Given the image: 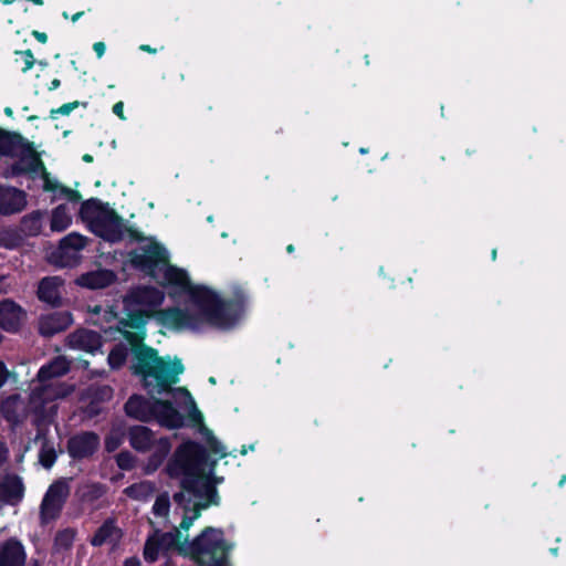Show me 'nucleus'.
<instances>
[{
    "label": "nucleus",
    "mask_w": 566,
    "mask_h": 566,
    "mask_svg": "<svg viewBox=\"0 0 566 566\" xmlns=\"http://www.w3.org/2000/svg\"><path fill=\"white\" fill-rule=\"evenodd\" d=\"M168 260V250L153 239L132 253V263L158 280L170 298L182 301V307L157 311L165 300L164 292L153 286H138L124 297L123 316H118L114 306H94L91 319L101 325L106 335L118 334L127 340L132 346L134 374L142 378L150 395L167 396L164 400L133 396L125 405L127 415L143 421L155 419L159 424L175 429L184 426L185 416L192 423H201L203 416L186 388L171 387L184 373L181 360L158 357L156 350L143 345L147 321L156 315L163 327L176 332H227L243 319L249 296L238 289L233 296L223 297L208 285L192 283L186 269L169 264Z\"/></svg>",
    "instance_id": "f257e3e1"
},
{
    "label": "nucleus",
    "mask_w": 566,
    "mask_h": 566,
    "mask_svg": "<svg viewBox=\"0 0 566 566\" xmlns=\"http://www.w3.org/2000/svg\"><path fill=\"white\" fill-rule=\"evenodd\" d=\"M199 424V432L207 448L218 458L209 459L207 450L191 440L182 442L175 450L168 460L166 472L171 479L178 480L181 486V491L174 495L177 504L174 514L180 515L181 522L171 532L155 531L148 536L144 547L146 562L154 563L159 557H170L175 552L179 554V546L184 543L182 531L187 532L191 527L202 510L219 504L217 485L223 482V478L214 473L218 459L235 457V451L228 452L210 429L202 422Z\"/></svg>",
    "instance_id": "f03ea898"
},
{
    "label": "nucleus",
    "mask_w": 566,
    "mask_h": 566,
    "mask_svg": "<svg viewBox=\"0 0 566 566\" xmlns=\"http://www.w3.org/2000/svg\"><path fill=\"white\" fill-rule=\"evenodd\" d=\"M69 369L70 363L62 356L40 368L38 380L32 382L30 394L31 408L39 419L53 420L57 412L55 400L66 397L73 390L71 386L56 380Z\"/></svg>",
    "instance_id": "7ed1b4c3"
},
{
    "label": "nucleus",
    "mask_w": 566,
    "mask_h": 566,
    "mask_svg": "<svg viewBox=\"0 0 566 566\" xmlns=\"http://www.w3.org/2000/svg\"><path fill=\"white\" fill-rule=\"evenodd\" d=\"M232 547L220 528L207 527L192 542L185 538L179 555L190 556L202 566H230L227 555Z\"/></svg>",
    "instance_id": "20e7f679"
},
{
    "label": "nucleus",
    "mask_w": 566,
    "mask_h": 566,
    "mask_svg": "<svg viewBox=\"0 0 566 566\" xmlns=\"http://www.w3.org/2000/svg\"><path fill=\"white\" fill-rule=\"evenodd\" d=\"M80 217L97 237L109 242L120 241L125 234L124 220L107 205L97 199L84 201Z\"/></svg>",
    "instance_id": "39448f33"
},
{
    "label": "nucleus",
    "mask_w": 566,
    "mask_h": 566,
    "mask_svg": "<svg viewBox=\"0 0 566 566\" xmlns=\"http://www.w3.org/2000/svg\"><path fill=\"white\" fill-rule=\"evenodd\" d=\"M14 157H18L19 160L12 166L11 176L20 174H30L32 177L39 176L43 181L44 191L54 192L55 196L64 197L74 205L81 200V195L77 191L60 185L55 178L50 176L39 156L32 149L25 147L21 138L19 150Z\"/></svg>",
    "instance_id": "423d86ee"
},
{
    "label": "nucleus",
    "mask_w": 566,
    "mask_h": 566,
    "mask_svg": "<svg viewBox=\"0 0 566 566\" xmlns=\"http://www.w3.org/2000/svg\"><path fill=\"white\" fill-rule=\"evenodd\" d=\"M130 446L137 451H150L151 454L145 463L144 471L154 473L164 462L171 450L168 438H155L153 432L144 427L136 426L129 430Z\"/></svg>",
    "instance_id": "0eeeda50"
},
{
    "label": "nucleus",
    "mask_w": 566,
    "mask_h": 566,
    "mask_svg": "<svg viewBox=\"0 0 566 566\" xmlns=\"http://www.w3.org/2000/svg\"><path fill=\"white\" fill-rule=\"evenodd\" d=\"M69 493L70 488L65 481H57L50 485L41 503L42 523H49L59 516Z\"/></svg>",
    "instance_id": "6e6552de"
},
{
    "label": "nucleus",
    "mask_w": 566,
    "mask_h": 566,
    "mask_svg": "<svg viewBox=\"0 0 566 566\" xmlns=\"http://www.w3.org/2000/svg\"><path fill=\"white\" fill-rule=\"evenodd\" d=\"M32 412L34 415V422L36 426H41L44 423H50L53 420H41L38 418L36 413L32 410L31 403L27 406L22 398L19 396H11L7 398L0 407V413L4 417L7 421L12 424H18L23 421L28 413Z\"/></svg>",
    "instance_id": "1a4fd4ad"
},
{
    "label": "nucleus",
    "mask_w": 566,
    "mask_h": 566,
    "mask_svg": "<svg viewBox=\"0 0 566 566\" xmlns=\"http://www.w3.org/2000/svg\"><path fill=\"white\" fill-rule=\"evenodd\" d=\"M86 238L76 233L72 232L64 237L61 242L57 250L59 256H60V265L61 266H73L75 265L80 260V252L85 248L86 245Z\"/></svg>",
    "instance_id": "9d476101"
},
{
    "label": "nucleus",
    "mask_w": 566,
    "mask_h": 566,
    "mask_svg": "<svg viewBox=\"0 0 566 566\" xmlns=\"http://www.w3.org/2000/svg\"><path fill=\"white\" fill-rule=\"evenodd\" d=\"M99 446V437L94 432H81L67 442V452L73 459L91 457Z\"/></svg>",
    "instance_id": "9b49d317"
},
{
    "label": "nucleus",
    "mask_w": 566,
    "mask_h": 566,
    "mask_svg": "<svg viewBox=\"0 0 566 566\" xmlns=\"http://www.w3.org/2000/svg\"><path fill=\"white\" fill-rule=\"evenodd\" d=\"M27 206L24 191L13 187L0 186V213L13 214L22 211Z\"/></svg>",
    "instance_id": "f8f14e48"
},
{
    "label": "nucleus",
    "mask_w": 566,
    "mask_h": 566,
    "mask_svg": "<svg viewBox=\"0 0 566 566\" xmlns=\"http://www.w3.org/2000/svg\"><path fill=\"white\" fill-rule=\"evenodd\" d=\"M24 495L22 479L15 474H8L0 481V503L15 505Z\"/></svg>",
    "instance_id": "ddd939ff"
},
{
    "label": "nucleus",
    "mask_w": 566,
    "mask_h": 566,
    "mask_svg": "<svg viewBox=\"0 0 566 566\" xmlns=\"http://www.w3.org/2000/svg\"><path fill=\"white\" fill-rule=\"evenodd\" d=\"M23 545L13 538L0 543V566H25Z\"/></svg>",
    "instance_id": "4468645a"
},
{
    "label": "nucleus",
    "mask_w": 566,
    "mask_h": 566,
    "mask_svg": "<svg viewBox=\"0 0 566 566\" xmlns=\"http://www.w3.org/2000/svg\"><path fill=\"white\" fill-rule=\"evenodd\" d=\"M72 322L71 313L53 312L40 318L39 331L44 336H52L67 328Z\"/></svg>",
    "instance_id": "2eb2a0df"
},
{
    "label": "nucleus",
    "mask_w": 566,
    "mask_h": 566,
    "mask_svg": "<svg viewBox=\"0 0 566 566\" xmlns=\"http://www.w3.org/2000/svg\"><path fill=\"white\" fill-rule=\"evenodd\" d=\"M24 319V311L13 301L0 302V326L8 332H15Z\"/></svg>",
    "instance_id": "dca6fc26"
},
{
    "label": "nucleus",
    "mask_w": 566,
    "mask_h": 566,
    "mask_svg": "<svg viewBox=\"0 0 566 566\" xmlns=\"http://www.w3.org/2000/svg\"><path fill=\"white\" fill-rule=\"evenodd\" d=\"M70 348L94 354L102 346L101 335L93 331L80 329L67 337Z\"/></svg>",
    "instance_id": "f3484780"
},
{
    "label": "nucleus",
    "mask_w": 566,
    "mask_h": 566,
    "mask_svg": "<svg viewBox=\"0 0 566 566\" xmlns=\"http://www.w3.org/2000/svg\"><path fill=\"white\" fill-rule=\"evenodd\" d=\"M116 280L114 272L99 269L81 275L76 283L81 286L96 290L109 286Z\"/></svg>",
    "instance_id": "a211bd4d"
},
{
    "label": "nucleus",
    "mask_w": 566,
    "mask_h": 566,
    "mask_svg": "<svg viewBox=\"0 0 566 566\" xmlns=\"http://www.w3.org/2000/svg\"><path fill=\"white\" fill-rule=\"evenodd\" d=\"M122 537L120 530L113 521H106L95 533L91 543L94 546L109 545L115 547Z\"/></svg>",
    "instance_id": "6ab92c4d"
},
{
    "label": "nucleus",
    "mask_w": 566,
    "mask_h": 566,
    "mask_svg": "<svg viewBox=\"0 0 566 566\" xmlns=\"http://www.w3.org/2000/svg\"><path fill=\"white\" fill-rule=\"evenodd\" d=\"M61 285L62 281L56 276L43 279L39 284V298L52 305L57 304L60 300Z\"/></svg>",
    "instance_id": "aec40b11"
},
{
    "label": "nucleus",
    "mask_w": 566,
    "mask_h": 566,
    "mask_svg": "<svg viewBox=\"0 0 566 566\" xmlns=\"http://www.w3.org/2000/svg\"><path fill=\"white\" fill-rule=\"evenodd\" d=\"M72 223V209L69 205H60L53 209L51 214V230L62 232Z\"/></svg>",
    "instance_id": "412c9836"
},
{
    "label": "nucleus",
    "mask_w": 566,
    "mask_h": 566,
    "mask_svg": "<svg viewBox=\"0 0 566 566\" xmlns=\"http://www.w3.org/2000/svg\"><path fill=\"white\" fill-rule=\"evenodd\" d=\"M20 136L0 128V157H13L19 150Z\"/></svg>",
    "instance_id": "4be33fe9"
},
{
    "label": "nucleus",
    "mask_w": 566,
    "mask_h": 566,
    "mask_svg": "<svg viewBox=\"0 0 566 566\" xmlns=\"http://www.w3.org/2000/svg\"><path fill=\"white\" fill-rule=\"evenodd\" d=\"M170 501L167 493L160 494L156 497V501L153 505V514L157 521L150 520L151 524H163L168 523Z\"/></svg>",
    "instance_id": "5701e85b"
},
{
    "label": "nucleus",
    "mask_w": 566,
    "mask_h": 566,
    "mask_svg": "<svg viewBox=\"0 0 566 566\" xmlns=\"http://www.w3.org/2000/svg\"><path fill=\"white\" fill-rule=\"evenodd\" d=\"M155 492V484L150 481H142L135 483L124 490V493L134 500L145 501L149 499Z\"/></svg>",
    "instance_id": "b1692460"
},
{
    "label": "nucleus",
    "mask_w": 566,
    "mask_h": 566,
    "mask_svg": "<svg viewBox=\"0 0 566 566\" xmlns=\"http://www.w3.org/2000/svg\"><path fill=\"white\" fill-rule=\"evenodd\" d=\"M105 486L101 483H85L80 490V496L85 502H94L105 494Z\"/></svg>",
    "instance_id": "393cba45"
},
{
    "label": "nucleus",
    "mask_w": 566,
    "mask_h": 566,
    "mask_svg": "<svg viewBox=\"0 0 566 566\" xmlns=\"http://www.w3.org/2000/svg\"><path fill=\"white\" fill-rule=\"evenodd\" d=\"M75 539V531L66 528L60 531L54 538V548L57 552L67 551L72 547Z\"/></svg>",
    "instance_id": "a878e982"
},
{
    "label": "nucleus",
    "mask_w": 566,
    "mask_h": 566,
    "mask_svg": "<svg viewBox=\"0 0 566 566\" xmlns=\"http://www.w3.org/2000/svg\"><path fill=\"white\" fill-rule=\"evenodd\" d=\"M128 354V348L123 345H116L109 353L107 360L113 369H117L124 365Z\"/></svg>",
    "instance_id": "bb28decb"
},
{
    "label": "nucleus",
    "mask_w": 566,
    "mask_h": 566,
    "mask_svg": "<svg viewBox=\"0 0 566 566\" xmlns=\"http://www.w3.org/2000/svg\"><path fill=\"white\" fill-rule=\"evenodd\" d=\"M43 213L41 211L32 212L23 219V227L30 234H38L41 230V220Z\"/></svg>",
    "instance_id": "cd10ccee"
},
{
    "label": "nucleus",
    "mask_w": 566,
    "mask_h": 566,
    "mask_svg": "<svg viewBox=\"0 0 566 566\" xmlns=\"http://www.w3.org/2000/svg\"><path fill=\"white\" fill-rule=\"evenodd\" d=\"M40 462L44 468H51L55 460H56V452L54 448L49 444L48 442H44L41 450H40Z\"/></svg>",
    "instance_id": "c85d7f7f"
},
{
    "label": "nucleus",
    "mask_w": 566,
    "mask_h": 566,
    "mask_svg": "<svg viewBox=\"0 0 566 566\" xmlns=\"http://www.w3.org/2000/svg\"><path fill=\"white\" fill-rule=\"evenodd\" d=\"M134 459L129 453H119L117 455V464L119 468L127 470L133 467Z\"/></svg>",
    "instance_id": "c756f323"
},
{
    "label": "nucleus",
    "mask_w": 566,
    "mask_h": 566,
    "mask_svg": "<svg viewBox=\"0 0 566 566\" xmlns=\"http://www.w3.org/2000/svg\"><path fill=\"white\" fill-rule=\"evenodd\" d=\"M122 442V437L118 433H112L105 441L107 451L116 450Z\"/></svg>",
    "instance_id": "7c9ffc66"
},
{
    "label": "nucleus",
    "mask_w": 566,
    "mask_h": 566,
    "mask_svg": "<svg viewBox=\"0 0 566 566\" xmlns=\"http://www.w3.org/2000/svg\"><path fill=\"white\" fill-rule=\"evenodd\" d=\"M77 102L67 103L59 107L57 109L52 111V117H55V115H69L72 111H74L77 107Z\"/></svg>",
    "instance_id": "2f4dec72"
},
{
    "label": "nucleus",
    "mask_w": 566,
    "mask_h": 566,
    "mask_svg": "<svg viewBox=\"0 0 566 566\" xmlns=\"http://www.w3.org/2000/svg\"><path fill=\"white\" fill-rule=\"evenodd\" d=\"M22 54L24 57V66H23L22 71L27 72L30 69H32V66L34 64V57H33V54L31 53V51H24Z\"/></svg>",
    "instance_id": "473e14b6"
},
{
    "label": "nucleus",
    "mask_w": 566,
    "mask_h": 566,
    "mask_svg": "<svg viewBox=\"0 0 566 566\" xmlns=\"http://www.w3.org/2000/svg\"><path fill=\"white\" fill-rule=\"evenodd\" d=\"M113 112L114 114H116L122 120L126 119L125 115H124V103L123 102H117L114 106H113Z\"/></svg>",
    "instance_id": "72a5a7b5"
},
{
    "label": "nucleus",
    "mask_w": 566,
    "mask_h": 566,
    "mask_svg": "<svg viewBox=\"0 0 566 566\" xmlns=\"http://www.w3.org/2000/svg\"><path fill=\"white\" fill-rule=\"evenodd\" d=\"M9 376V371L6 367V365L0 361V388L6 384Z\"/></svg>",
    "instance_id": "f704fd0d"
},
{
    "label": "nucleus",
    "mask_w": 566,
    "mask_h": 566,
    "mask_svg": "<svg viewBox=\"0 0 566 566\" xmlns=\"http://www.w3.org/2000/svg\"><path fill=\"white\" fill-rule=\"evenodd\" d=\"M93 50L96 53L97 57H102L105 54V43L104 42H95L93 45Z\"/></svg>",
    "instance_id": "c9c22d12"
},
{
    "label": "nucleus",
    "mask_w": 566,
    "mask_h": 566,
    "mask_svg": "<svg viewBox=\"0 0 566 566\" xmlns=\"http://www.w3.org/2000/svg\"><path fill=\"white\" fill-rule=\"evenodd\" d=\"M9 287L8 277L6 275H0V294L7 293Z\"/></svg>",
    "instance_id": "e433bc0d"
},
{
    "label": "nucleus",
    "mask_w": 566,
    "mask_h": 566,
    "mask_svg": "<svg viewBox=\"0 0 566 566\" xmlns=\"http://www.w3.org/2000/svg\"><path fill=\"white\" fill-rule=\"evenodd\" d=\"M33 36L41 43H45L48 41V35L43 32L33 31Z\"/></svg>",
    "instance_id": "4c0bfd02"
},
{
    "label": "nucleus",
    "mask_w": 566,
    "mask_h": 566,
    "mask_svg": "<svg viewBox=\"0 0 566 566\" xmlns=\"http://www.w3.org/2000/svg\"><path fill=\"white\" fill-rule=\"evenodd\" d=\"M7 453H8V450L7 448L4 447L3 443L0 442V467L3 464V462L6 461L7 459Z\"/></svg>",
    "instance_id": "58836bf2"
},
{
    "label": "nucleus",
    "mask_w": 566,
    "mask_h": 566,
    "mask_svg": "<svg viewBox=\"0 0 566 566\" xmlns=\"http://www.w3.org/2000/svg\"><path fill=\"white\" fill-rule=\"evenodd\" d=\"M124 566H140V562L137 558H128L125 560Z\"/></svg>",
    "instance_id": "ea45409f"
},
{
    "label": "nucleus",
    "mask_w": 566,
    "mask_h": 566,
    "mask_svg": "<svg viewBox=\"0 0 566 566\" xmlns=\"http://www.w3.org/2000/svg\"><path fill=\"white\" fill-rule=\"evenodd\" d=\"M139 49H140L142 51H145V52H148V53H151V54L156 53V49H153L151 46H149V45H147V44H142V45L139 46Z\"/></svg>",
    "instance_id": "a19ab883"
},
{
    "label": "nucleus",
    "mask_w": 566,
    "mask_h": 566,
    "mask_svg": "<svg viewBox=\"0 0 566 566\" xmlns=\"http://www.w3.org/2000/svg\"><path fill=\"white\" fill-rule=\"evenodd\" d=\"M249 450H251V451H252V450H254V446H253V444H251V446H249V448H247V447H242V449H241L240 453H241L242 455H245V454L248 453V451H249Z\"/></svg>",
    "instance_id": "79ce46f5"
},
{
    "label": "nucleus",
    "mask_w": 566,
    "mask_h": 566,
    "mask_svg": "<svg viewBox=\"0 0 566 566\" xmlns=\"http://www.w3.org/2000/svg\"><path fill=\"white\" fill-rule=\"evenodd\" d=\"M60 86V81L59 80H53L52 83H51V88L54 90V88H57Z\"/></svg>",
    "instance_id": "37998d69"
},
{
    "label": "nucleus",
    "mask_w": 566,
    "mask_h": 566,
    "mask_svg": "<svg viewBox=\"0 0 566 566\" xmlns=\"http://www.w3.org/2000/svg\"><path fill=\"white\" fill-rule=\"evenodd\" d=\"M83 160L86 163H91L93 160V157L91 155H84Z\"/></svg>",
    "instance_id": "c03bdc74"
},
{
    "label": "nucleus",
    "mask_w": 566,
    "mask_h": 566,
    "mask_svg": "<svg viewBox=\"0 0 566 566\" xmlns=\"http://www.w3.org/2000/svg\"><path fill=\"white\" fill-rule=\"evenodd\" d=\"M163 566H174L171 557H168V559L165 562V564Z\"/></svg>",
    "instance_id": "a18cd8bd"
},
{
    "label": "nucleus",
    "mask_w": 566,
    "mask_h": 566,
    "mask_svg": "<svg viewBox=\"0 0 566 566\" xmlns=\"http://www.w3.org/2000/svg\"><path fill=\"white\" fill-rule=\"evenodd\" d=\"M4 113H6L8 116H12V114H13V112H12V109H11L10 107H7V108L4 109Z\"/></svg>",
    "instance_id": "49530a36"
},
{
    "label": "nucleus",
    "mask_w": 566,
    "mask_h": 566,
    "mask_svg": "<svg viewBox=\"0 0 566 566\" xmlns=\"http://www.w3.org/2000/svg\"><path fill=\"white\" fill-rule=\"evenodd\" d=\"M81 15H82V12H78V13L74 14L72 20L76 21Z\"/></svg>",
    "instance_id": "de8ad7c7"
},
{
    "label": "nucleus",
    "mask_w": 566,
    "mask_h": 566,
    "mask_svg": "<svg viewBox=\"0 0 566 566\" xmlns=\"http://www.w3.org/2000/svg\"><path fill=\"white\" fill-rule=\"evenodd\" d=\"M293 251H294V247H293L292 244H290V245L287 247V252H290V253H291V252H293Z\"/></svg>",
    "instance_id": "09e8293b"
},
{
    "label": "nucleus",
    "mask_w": 566,
    "mask_h": 566,
    "mask_svg": "<svg viewBox=\"0 0 566 566\" xmlns=\"http://www.w3.org/2000/svg\"><path fill=\"white\" fill-rule=\"evenodd\" d=\"M359 153H360V154H366V153H367V149H365V148H360V149H359Z\"/></svg>",
    "instance_id": "8fccbe9b"
},
{
    "label": "nucleus",
    "mask_w": 566,
    "mask_h": 566,
    "mask_svg": "<svg viewBox=\"0 0 566 566\" xmlns=\"http://www.w3.org/2000/svg\"><path fill=\"white\" fill-rule=\"evenodd\" d=\"M565 483V478H563L559 482V485H563Z\"/></svg>",
    "instance_id": "3c124183"
},
{
    "label": "nucleus",
    "mask_w": 566,
    "mask_h": 566,
    "mask_svg": "<svg viewBox=\"0 0 566 566\" xmlns=\"http://www.w3.org/2000/svg\"><path fill=\"white\" fill-rule=\"evenodd\" d=\"M492 256H493V259H495V256H496V251L495 250L492 252Z\"/></svg>",
    "instance_id": "603ef678"
},
{
    "label": "nucleus",
    "mask_w": 566,
    "mask_h": 566,
    "mask_svg": "<svg viewBox=\"0 0 566 566\" xmlns=\"http://www.w3.org/2000/svg\"><path fill=\"white\" fill-rule=\"evenodd\" d=\"M552 553L555 555L557 553V549H552Z\"/></svg>",
    "instance_id": "864d4df0"
}]
</instances>
